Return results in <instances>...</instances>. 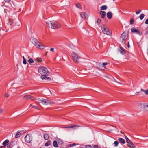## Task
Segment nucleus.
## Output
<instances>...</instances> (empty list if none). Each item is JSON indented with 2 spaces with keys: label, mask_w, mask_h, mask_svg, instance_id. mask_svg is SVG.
Here are the masks:
<instances>
[{
  "label": "nucleus",
  "mask_w": 148,
  "mask_h": 148,
  "mask_svg": "<svg viewBox=\"0 0 148 148\" xmlns=\"http://www.w3.org/2000/svg\"><path fill=\"white\" fill-rule=\"evenodd\" d=\"M53 146L55 147H58V144L57 142L55 140L53 143Z\"/></svg>",
  "instance_id": "obj_18"
},
{
  "label": "nucleus",
  "mask_w": 148,
  "mask_h": 148,
  "mask_svg": "<svg viewBox=\"0 0 148 148\" xmlns=\"http://www.w3.org/2000/svg\"><path fill=\"white\" fill-rule=\"evenodd\" d=\"M128 34L125 32H123L120 37V40L121 43L124 44L125 43L126 41L127 40L128 38Z\"/></svg>",
  "instance_id": "obj_5"
},
{
  "label": "nucleus",
  "mask_w": 148,
  "mask_h": 148,
  "mask_svg": "<svg viewBox=\"0 0 148 148\" xmlns=\"http://www.w3.org/2000/svg\"><path fill=\"white\" fill-rule=\"evenodd\" d=\"M23 63L24 64H26L27 63V61L25 59H24L23 60Z\"/></svg>",
  "instance_id": "obj_38"
},
{
  "label": "nucleus",
  "mask_w": 148,
  "mask_h": 148,
  "mask_svg": "<svg viewBox=\"0 0 148 148\" xmlns=\"http://www.w3.org/2000/svg\"><path fill=\"white\" fill-rule=\"evenodd\" d=\"M119 50L120 53H121V54H123L125 53L124 50L121 47L119 49Z\"/></svg>",
  "instance_id": "obj_22"
},
{
  "label": "nucleus",
  "mask_w": 148,
  "mask_h": 148,
  "mask_svg": "<svg viewBox=\"0 0 148 148\" xmlns=\"http://www.w3.org/2000/svg\"><path fill=\"white\" fill-rule=\"evenodd\" d=\"M21 134V133L19 132H18L15 135V138H18L20 136Z\"/></svg>",
  "instance_id": "obj_25"
},
{
  "label": "nucleus",
  "mask_w": 148,
  "mask_h": 148,
  "mask_svg": "<svg viewBox=\"0 0 148 148\" xmlns=\"http://www.w3.org/2000/svg\"><path fill=\"white\" fill-rule=\"evenodd\" d=\"M30 106H32V108H34L36 109H38V108H37V107L36 106H34V105L32 106V104L30 105Z\"/></svg>",
  "instance_id": "obj_36"
},
{
  "label": "nucleus",
  "mask_w": 148,
  "mask_h": 148,
  "mask_svg": "<svg viewBox=\"0 0 148 148\" xmlns=\"http://www.w3.org/2000/svg\"><path fill=\"white\" fill-rule=\"evenodd\" d=\"M148 34V27H147L146 29V32L145 34Z\"/></svg>",
  "instance_id": "obj_41"
},
{
  "label": "nucleus",
  "mask_w": 148,
  "mask_h": 148,
  "mask_svg": "<svg viewBox=\"0 0 148 148\" xmlns=\"http://www.w3.org/2000/svg\"><path fill=\"white\" fill-rule=\"evenodd\" d=\"M3 111V109L0 108V114H1Z\"/></svg>",
  "instance_id": "obj_46"
},
{
  "label": "nucleus",
  "mask_w": 148,
  "mask_h": 148,
  "mask_svg": "<svg viewBox=\"0 0 148 148\" xmlns=\"http://www.w3.org/2000/svg\"><path fill=\"white\" fill-rule=\"evenodd\" d=\"M25 139L26 142L29 143L32 140V138L31 135L27 134L25 137Z\"/></svg>",
  "instance_id": "obj_8"
},
{
  "label": "nucleus",
  "mask_w": 148,
  "mask_h": 148,
  "mask_svg": "<svg viewBox=\"0 0 148 148\" xmlns=\"http://www.w3.org/2000/svg\"><path fill=\"white\" fill-rule=\"evenodd\" d=\"M128 146L132 148H136L134 145L131 141L127 143Z\"/></svg>",
  "instance_id": "obj_15"
},
{
  "label": "nucleus",
  "mask_w": 148,
  "mask_h": 148,
  "mask_svg": "<svg viewBox=\"0 0 148 148\" xmlns=\"http://www.w3.org/2000/svg\"><path fill=\"white\" fill-rule=\"evenodd\" d=\"M47 76H46V77L44 79H45L46 80L50 81L51 80V78L50 77H47Z\"/></svg>",
  "instance_id": "obj_34"
},
{
  "label": "nucleus",
  "mask_w": 148,
  "mask_h": 148,
  "mask_svg": "<svg viewBox=\"0 0 148 148\" xmlns=\"http://www.w3.org/2000/svg\"><path fill=\"white\" fill-rule=\"evenodd\" d=\"M1 27H0V31L1 30Z\"/></svg>",
  "instance_id": "obj_56"
},
{
  "label": "nucleus",
  "mask_w": 148,
  "mask_h": 148,
  "mask_svg": "<svg viewBox=\"0 0 148 148\" xmlns=\"http://www.w3.org/2000/svg\"><path fill=\"white\" fill-rule=\"evenodd\" d=\"M145 15L143 14H141L140 16V19L142 20L144 18Z\"/></svg>",
  "instance_id": "obj_27"
},
{
  "label": "nucleus",
  "mask_w": 148,
  "mask_h": 148,
  "mask_svg": "<svg viewBox=\"0 0 148 148\" xmlns=\"http://www.w3.org/2000/svg\"><path fill=\"white\" fill-rule=\"evenodd\" d=\"M85 147L86 148H92V147L91 145H86Z\"/></svg>",
  "instance_id": "obj_35"
},
{
  "label": "nucleus",
  "mask_w": 148,
  "mask_h": 148,
  "mask_svg": "<svg viewBox=\"0 0 148 148\" xmlns=\"http://www.w3.org/2000/svg\"><path fill=\"white\" fill-rule=\"evenodd\" d=\"M101 29L104 34L109 36L111 35L112 32L109 31V29L106 25H102L101 27Z\"/></svg>",
  "instance_id": "obj_4"
},
{
  "label": "nucleus",
  "mask_w": 148,
  "mask_h": 148,
  "mask_svg": "<svg viewBox=\"0 0 148 148\" xmlns=\"http://www.w3.org/2000/svg\"><path fill=\"white\" fill-rule=\"evenodd\" d=\"M76 145L75 143H73V144H71L69 145L70 147H73V146H75Z\"/></svg>",
  "instance_id": "obj_39"
},
{
  "label": "nucleus",
  "mask_w": 148,
  "mask_h": 148,
  "mask_svg": "<svg viewBox=\"0 0 148 148\" xmlns=\"http://www.w3.org/2000/svg\"><path fill=\"white\" fill-rule=\"evenodd\" d=\"M127 47L128 48H129L130 47V44H129V42H128V43H127Z\"/></svg>",
  "instance_id": "obj_49"
},
{
  "label": "nucleus",
  "mask_w": 148,
  "mask_h": 148,
  "mask_svg": "<svg viewBox=\"0 0 148 148\" xmlns=\"http://www.w3.org/2000/svg\"><path fill=\"white\" fill-rule=\"evenodd\" d=\"M108 63L107 62H104L102 63V65H101V63H97V66L96 67V68L98 70H100V69H101V68H100V67L101 66L102 67H104V68H105V67L103 66H102V65L104 66L106 65H107Z\"/></svg>",
  "instance_id": "obj_9"
},
{
  "label": "nucleus",
  "mask_w": 148,
  "mask_h": 148,
  "mask_svg": "<svg viewBox=\"0 0 148 148\" xmlns=\"http://www.w3.org/2000/svg\"><path fill=\"white\" fill-rule=\"evenodd\" d=\"M130 24L131 25L133 24L134 23V20L133 18H131L130 20Z\"/></svg>",
  "instance_id": "obj_31"
},
{
  "label": "nucleus",
  "mask_w": 148,
  "mask_h": 148,
  "mask_svg": "<svg viewBox=\"0 0 148 148\" xmlns=\"http://www.w3.org/2000/svg\"><path fill=\"white\" fill-rule=\"evenodd\" d=\"M101 19L99 18H98L97 19L96 22L98 25H99L100 23L101 22Z\"/></svg>",
  "instance_id": "obj_33"
},
{
  "label": "nucleus",
  "mask_w": 148,
  "mask_h": 148,
  "mask_svg": "<svg viewBox=\"0 0 148 148\" xmlns=\"http://www.w3.org/2000/svg\"><path fill=\"white\" fill-rule=\"evenodd\" d=\"M9 142V140L8 139L6 140L4 142H3L2 143L3 145L6 146L7 145V144Z\"/></svg>",
  "instance_id": "obj_24"
},
{
  "label": "nucleus",
  "mask_w": 148,
  "mask_h": 148,
  "mask_svg": "<svg viewBox=\"0 0 148 148\" xmlns=\"http://www.w3.org/2000/svg\"><path fill=\"white\" fill-rule=\"evenodd\" d=\"M141 91H143L144 92V91L145 90L143 89H141Z\"/></svg>",
  "instance_id": "obj_51"
},
{
  "label": "nucleus",
  "mask_w": 148,
  "mask_h": 148,
  "mask_svg": "<svg viewBox=\"0 0 148 148\" xmlns=\"http://www.w3.org/2000/svg\"><path fill=\"white\" fill-rule=\"evenodd\" d=\"M71 56L74 62L76 63L79 62V60L81 58L76 53L73 52L71 54Z\"/></svg>",
  "instance_id": "obj_6"
},
{
  "label": "nucleus",
  "mask_w": 148,
  "mask_h": 148,
  "mask_svg": "<svg viewBox=\"0 0 148 148\" xmlns=\"http://www.w3.org/2000/svg\"><path fill=\"white\" fill-rule=\"evenodd\" d=\"M99 13L102 18H104L105 16L106 12L105 11H101Z\"/></svg>",
  "instance_id": "obj_17"
},
{
  "label": "nucleus",
  "mask_w": 148,
  "mask_h": 148,
  "mask_svg": "<svg viewBox=\"0 0 148 148\" xmlns=\"http://www.w3.org/2000/svg\"><path fill=\"white\" fill-rule=\"evenodd\" d=\"M51 143V141L50 140L47 141L46 143H45V145L46 146H48L50 145Z\"/></svg>",
  "instance_id": "obj_20"
},
{
  "label": "nucleus",
  "mask_w": 148,
  "mask_h": 148,
  "mask_svg": "<svg viewBox=\"0 0 148 148\" xmlns=\"http://www.w3.org/2000/svg\"><path fill=\"white\" fill-rule=\"evenodd\" d=\"M4 0L6 2H7L8 3L10 2L11 1V0Z\"/></svg>",
  "instance_id": "obj_48"
},
{
  "label": "nucleus",
  "mask_w": 148,
  "mask_h": 148,
  "mask_svg": "<svg viewBox=\"0 0 148 148\" xmlns=\"http://www.w3.org/2000/svg\"><path fill=\"white\" fill-rule=\"evenodd\" d=\"M28 62L29 64L33 63L34 62V61L32 58H30L28 60Z\"/></svg>",
  "instance_id": "obj_28"
},
{
  "label": "nucleus",
  "mask_w": 148,
  "mask_h": 148,
  "mask_svg": "<svg viewBox=\"0 0 148 148\" xmlns=\"http://www.w3.org/2000/svg\"><path fill=\"white\" fill-rule=\"evenodd\" d=\"M9 96V95L8 93H5V96L6 98L8 97Z\"/></svg>",
  "instance_id": "obj_40"
},
{
  "label": "nucleus",
  "mask_w": 148,
  "mask_h": 148,
  "mask_svg": "<svg viewBox=\"0 0 148 148\" xmlns=\"http://www.w3.org/2000/svg\"><path fill=\"white\" fill-rule=\"evenodd\" d=\"M80 126L79 125H75L73 126H71L68 127H64V128H73V130H75L77 129V127H80Z\"/></svg>",
  "instance_id": "obj_11"
},
{
  "label": "nucleus",
  "mask_w": 148,
  "mask_h": 148,
  "mask_svg": "<svg viewBox=\"0 0 148 148\" xmlns=\"http://www.w3.org/2000/svg\"><path fill=\"white\" fill-rule=\"evenodd\" d=\"M32 40L33 42H34L35 46L37 48L41 49L44 48V46L42 45H40V43L35 38H34Z\"/></svg>",
  "instance_id": "obj_7"
},
{
  "label": "nucleus",
  "mask_w": 148,
  "mask_h": 148,
  "mask_svg": "<svg viewBox=\"0 0 148 148\" xmlns=\"http://www.w3.org/2000/svg\"><path fill=\"white\" fill-rule=\"evenodd\" d=\"M46 25L49 27L53 29H57L61 27V25L59 23L54 21H48L46 22Z\"/></svg>",
  "instance_id": "obj_1"
},
{
  "label": "nucleus",
  "mask_w": 148,
  "mask_h": 148,
  "mask_svg": "<svg viewBox=\"0 0 148 148\" xmlns=\"http://www.w3.org/2000/svg\"><path fill=\"white\" fill-rule=\"evenodd\" d=\"M2 67L0 66V72L2 71Z\"/></svg>",
  "instance_id": "obj_50"
},
{
  "label": "nucleus",
  "mask_w": 148,
  "mask_h": 148,
  "mask_svg": "<svg viewBox=\"0 0 148 148\" xmlns=\"http://www.w3.org/2000/svg\"><path fill=\"white\" fill-rule=\"evenodd\" d=\"M81 17L83 19H85L88 18V16L87 14L85 12H82L80 14Z\"/></svg>",
  "instance_id": "obj_12"
},
{
  "label": "nucleus",
  "mask_w": 148,
  "mask_h": 148,
  "mask_svg": "<svg viewBox=\"0 0 148 148\" xmlns=\"http://www.w3.org/2000/svg\"><path fill=\"white\" fill-rule=\"evenodd\" d=\"M12 146H11V145H7L8 148H11L12 147Z\"/></svg>",
  "instance_id": "obj_45"
},
{
  "label": "nucleus",
  "mask_w": 148,
  "mask_h": 148,
  "mask_svg": "<svg viewBox=\"0 0 148 148\" xmlns=\"http://www.w3.org/2000/svg\"><path fill=\"white\" fill-rule=\"evenodd\" d=\"M144 92L146 94L148 95V89H147Z\"/></svg>",
  "instance_id": "obj_42"
},
{
  "label": "nucleus",
  "mask_w": 148,
  "mask_h": 148,
  "mask_svg": "<svg viewBox=\"0 0 148 148\" xmlns=\"http://www.w3.org/2000/svg\"><path fill=\"white\" fill-rule=\"evenodd\" d=\"M22 58H23V60H24V59H25V58H24V56H23Z\"/></svg>",
  "instance_id": "obj_52"
},
{
  "label": "nucleus",
  "mask_w": 148,
  "mask_h": 148,
  "mask_svg": "<svg viewBox=\"0 0 148 148\" xmlns=\"http://www.w3.org/2000/svg\"><path fill=\"white\" fill-rule=\"evenodd\" d=\"M6 10H5V12L6 13L7 12V11H6Z\"/></svg>",
  "instance_id": "obj_54"
},
{
  "label": "nucleus",
  "mask_w": 148,
  "mask_h": 148,
  "mask_svg": "<svg viewBox=\"0 0 148 148\" xmlns=\"http://www.w3.org/2000/svg\"><path fill=\"white\" fill-rule=\"evenodd\" d=\"M54 50V48H51L50 49V51H51L53 52Z\"/></svg>",
  "instance_id": "obj_44"
},
{
  "label": "nucleus",
  "mask_w": 148,
  "mask_h": 148,
  "mask_svg": "<svg viewBox=\"0 0 148 148\" xmlns=\"http://www.w3.org/2000/svg\"><path fill=\"white\" fill-rule=\"evenodd\" d=\"M102 10H106L107 8V7L106 5H103L101 6L100 8Z\"/></svg>",
  "instance_id": "obj_23"
},
{
  "label": "nucleus",
  "mask_w": 148,
  "mask_h": 148,
  "mask_svg": "<svg viewBox=\"0 0 148 148\" xmlns=\"http://www.w3.org/2000/svg\"><path fill=\"white\" fill-rule=\"evenodd\" d=\"M118 140L122 144H124L125 143V140L122 138H119Z\"/></svg>",
  "instance_id": "obj_19"
},
{
  "label": "nucleus",
  "mask_w": 148,
  "mask_h": 148,
  "mask_svg": "<svg viewBox=\"0 0 148 148\" xmlns=\"http://www.w3.org/2000/svg\"><path fill=\"white\" fill-rule=\"evenodd\" d=\"M23 99H34V97H31L29 95H25L23 97Z\"/></svg>",
  "instance_id": "obj_13"
},
{
  "label": "nucleus",
  "mask_w": 148,
  "mask_h": 148,
  "mask_svg": "<svg viewBox=\"0 0 148 148\" xmlns=\"http://www.w3.org/2000/svg\"><path fill=\"white\" fill-rule=\"evenodd\" d=\"M93 148H99L98 146L97 145H94V146H93Z\"/></svg>",
  "instance_id": "obj_43"
},
{
  "label": "nucleus",
  "mask_w": 148,
  "mask_h": 148,
  "mask_svg": "<svg viewBox=\"0 0 148 148\" xmlns=\"http://www.w3.org/2000/svg\"><path fill=\"white\" fill-rule=\"evenodd\" d=\"M2 147H3L2 146H1V147H0V148H2Z\"/></svg>",
  "instance_id": "obj_55"
},
{
  "label": "nucleus",
  "mask_w": 148,
  "mask_h": 148,
  "mask_svg": "<svg viewBox=\"0 0 148 148\" xmlns=\"http://www.w3.org/2000/svg\"><path fill=\"white\" fill-rule=\"evenodd\" d=\"M125 138L126 140V142L127 143H128L131 141L126 136H125Z\"/></svg>",
  "instance_id": "obj_29"
},
{
  "label": "nucleus",
  "mask_w": 148,
  "mask_h": 148,
  "mask_svg": "<svg viewBox=\"0 0 148 148\" xmlns=\"http://www.w3.org/2000/svg\"><path fill=\"white\" fill-rule=\"evenodd\" d=\"M6 10H5V12L6 13L7 12V11H6Z\"/></svg>",
  "instance_id": "obj_53"
},
{
  "label": "nucleus",
  "mask_w": 148,
  "mask_h": 148,
  "mask_svg": "<svg viewBox=\"0 0 148 148\" xmlns=\"http://www.w3.org/2000/svg\"><path fill=\"white\" fill-rule=\"evenodd\" d=\"M145 23L147 24H148V19H147L146 20Z\"/></svg>",
  "instance_id": "obj_47"
},
{
  "label": "nucleus",
  "mask_w": 148,
  "mask_h": 148,
  "mask_svg": "<svg viewBox=\"0 0 148 148\" xmlns=\"http://www.w3.org/2000/svg\"><path fill=\"white\" fill-rule=\"evenodd\" d=\"M36 100L37 101H36V102L42 103V104L44 105H47L54 103L51 100L46 99L43 98L40 99V98H39L38 99Z\"/></svg>",
  "instance_id": "obj_3"
},
{
  "label": "nucleus",
  "mask_w": 148,
  "mask_h": 148,
  "mask_svg": "<svg viewBox=\"0 0 148 148\" xmlns=\"http://www.w3.org/2000/svg\"><path fill=\"white\" fill-rule=\"evenodd\" d=\"M114 146L117 147L119 144V142L118 141H114Z\"/></svg>",
  "instance_id": "obj_30"
},
{
  "label": "nucleus",
  "mask_w": 148,
  "mask_h": 148,
  "mask_svg": "<svg viewBox=\"0 0 148 148\" xmlns=\"http://www.w3.org/2000/svg\"><path fill=\"white\" fill-rule=\"evenodd\" d=\"M36 60L38 62H40L42 61L41 59L39 58H37Z\"/></svg>",
  "instance_id": "obj_32"
},
{
  "label": "nucleus",
  "mask_w": 148,
  "mask_h": 148,
  "mask_svg": "<svg viewBox=\"0 0 148 148\" xmlns=\"http://www.w3.org/2000/svg\"><path fill=\"white\" fill-rule=\"evenodd\" d=\"M106 15L108 18L109 19H111L112 16V14L110 12H108L107 13Z\"/></svg>",
  "instance_id": "obj_14"
},
{
  "label": "nucleus",
  "mask_w": 148,
  "mask_h": 148,
  "mask_svg": "<svg viewBox=\"0 0 148 148\" xmlns=\"http://www.w3.org/2000/svg\"><path fill=\"white\" fill-rule=\"evenodd\" d=\"M131 31L133 33H136L139 35L141 34V33L140 31L135 28L132 29H131Z\"/></svg>",
  "instance_id": "obj_10"
},
{
  "label": "nucleus",
  "mask_w": 148,
  "mask_h": 148,
  "mask_svg": "<svg viewBox=\"0 0 148 148\" xmlns=\"http://www.w3.org/2000/svg\"><path fill=\"white\" fill-rule=\"evenodd\" d=\"M141 12V10H139L138 11H136V14H138Z\"/></svg>",
  "instance_id": "obj_37"
},
{
  "label": "nucleus",
  "mask_w": 148,
  "mask_h": 148,
  "mask_svg": "<svg viewBox=\"0 0 148 148\" xmlns=\"http://www.w3.org/2000/svg\"><path fill=\"white\" fill-rule=\"evenodd\" d=\"M76 6L79 9L82 8L81 5L79 3H77L76 5Z\"/></svg>",
  "instance_id": "obj_26"
},
{
  "label": "nucleus",
  "mask_w": 148,
  "mask_h": 148,
  "mask_svg": "<svg viewBox=\"0 0 148 148\" xmlns=\"http://www.w3.org/2000/svg\"><path fill=\"white\" fill-rule=\"evenodd\" d=\"M38 71L42 75L41 78L42 80L45 79L46 77V76L49 75V72L47 69L43 66L39 67Z\"/></svg>",
  "instance_id": "obj_2"
},
{
  "label": "nucleus",
  "mask_w": 148,
  "mask_h": 148,
  "mask_svg": "<svg viewBox=\"0 0 148 148\" xmlns=\"http://www.w3.org/2000/svg\"><path fill=\"white\" fill-rule=\"evenodd\" d=\"M44 138L45 140H48L49 138V135L47 134H44Z\"/></svg>",
  "instance_id": "obj_21"
},
{
  "label": "nucleus",
  "mask_w": 148,
  "mask_h": 148,
  "mask_svg": "<svg viewBox=\"0 0 148 148\" xmlns=\"http://www.w3.org/2000/svg\"><path fill=\"white\" fill-rule=\"evenodd\" d=\"M143 106L144 110L146 111L148 110V103L143 104Z\"/></svg>",
  "instance_id": "obj_16"
}]
</instances>
